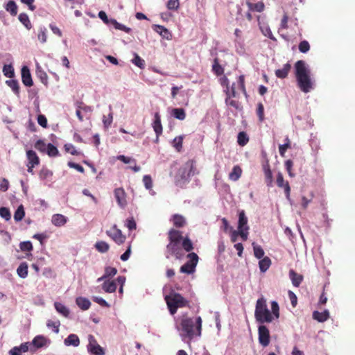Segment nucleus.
<instances>
[{
  "mask_svg": "<svg viewBox=\"0 0 355 355\" xmlns=\"http://www.w3.org/2000/svg\"><path fill=\"white\" fill-rule=\"evenodd\" d=\"M168 243L166 246L165 255L167 259L171 257L176 259H182L186 252H190L193 250V244L188 236L183 237L182 232L175 228H171L168 232Z\"/></svg>",
  "mask_w": 355,
  "mask_h": 355,
  "instance_id": "1",
  "label": "nucleus"
},
{
  "mask_svg": "<svg viewBox=\"0 0 355 355\" xmlns=\"http://www.w3.org/2000/svg\"><path fill=\"white\" fill-rule=\"evenodd\" d=\"M271 312L267 307L266 300L263 297L259 298L256 303L254 317L259 323H270L279 318V306L276 301L271 302Z\"/></svg>",
  "mask_w": 355,
  "mask_h": 355,
  "instance_id": "2",
  "label": "nucleus"
},
{
  "mask_svg": "<svg viewBox=\"0 0 355 355\" xmlns=\"http://www.w3.org/2000/svg\"><path fill=\"white\" fill-rule=\"evenodd\" d=\"M295 71L298 87L304 93L310 92L313 88V82L305 62L297 61L295 64Z\"/></svg>",
  "mask_w": 355,
  "mask_h": 355,
  "instance_id": "3",
  "label": "nucleus"
},
{
  "mask_svg": "<svg viewBox=\"0 0 355 355\" xmlns=\"http://www.w3.org/2000/svg\"><path fill=\"white\" fill-rule=\"evenodd\" d=\"M202 318L198 316L194 322L193 318L184 317L180 322L182 331L184 333L182 337H187L190 340L195 336H200L202 331Z\"/></svg>",
  "mask_w": 355,
  "mask_h": 355,
  "instance_id": "4",
  "label": "nucleus"
},
{
  "mask_svg": "<svg viewBox=\"0 0 355 355\" xmlns=\"http://www.w3.org/2000/svg\"><path fill=\"white\" fill-rule=\"evenodd\" d=\"M198 173L195 161L193 159L188 160L183 166L179 168L175 176V184L182 187L189 182L191 176Z\"/></svg>",
  "mask_w": 355,
  "mask_h": 355,
  "instance_id": "5",
  "label": "nucleus"
},
{
  "mask_svg": "<svg viewBox=\"0 0 355 355\" xmlns=\"http://www.w3.org/2000/svg\"><path fill=\"white\" fill-rule=\"evenodd\" d=\"M171 314L174 315L179 307H185L188 301L180 293H173L165 297Z\"/></svg>",
  "mask_w": 355,
  "mask_h": 355,
  "instance_id": "6",
  "label": "nucleus"
},
{
  "mask_svg": "<svg viewBox=\"0 0 355 355\" xmlns=\"http://www.w3.org/2000/svg\"><path fill=\"white\" fill-rule=\"evenodd\" d=\"M106 234L118 245L123 244L126 239L125 236L122 234L121 230L118 229L116 225L107 230Z\"/></svg>",
  "mask_w": 355,
  "mask_h": 355,
  "instance_id": "7",
  "label": "nucleus"
},
{
  "mask_svg": "<svg viewBox=\"0 0 355 355\" xmlns=\"http://www.w3.org/2000/svg\"><path fill=\"white\" fill-rule=\"evenodd\" d=\"M89 344L87 345V349L93 355H104L105 352L102 347H101L95 339L93 335H89L88 336Z\"/></svg>",
  "mask_w": 355,
  "mask_h": 355,
  "instance_id": "8",
  "label": "nucleus"
},
{
  "mask_svg": "<svg viewBox=\"0 0 355 355\" xmlns=\"http://www.w3.org/2000/svg\"><path fill=\"white\" fill-rule=\"evenodd\" d=\"M259 342L263 347H266L270 343V332L265 325H261L258 329Z\"/></svg>",
  "mask_w": 355,
  "mask_h": 355,
  "instance_id": "9",
  "label": "nucleus"
},
{
  "mask_svg": "<svg viewBox=\"0 0 355 355\" xmlns=\"http://www.w3.org/2000/svg\"><path fill=\"white\" fill-rule=\"evenodd\" d=\"M236 89L233 85L231 87L230 92H228L227 94V98L225 99V102H226L227 105L234 107L236 110H241L242 109L241 103L238 101L231 99L232 97H236Z\"/></svg>",
  "mask_w": 355,
  "mask_h": 355,
  "instance_id": "10",
  "label": "nucleus"
},
{
  "mask_svg": "<svg viewBox=\"0 0 355 355\" xmlns=\"http://www.w3.org/2000/svg\"><path fill=\"white\" fill-rule=\"evenodd\" d=\"M114 193L119 206L121 208H124L127 205V195L124 189L121 187L116 188L114 189Z\"/></svg>",
  "mask_w": 355,
  "mask_h": 355,
  "instance_id": "11",
  "label": "nucleus"
},
{
  "mask_svg": "<svg viewBox=\"0 0 355 355\" xmlns=\"http://www.w3.org/2000/svg\"><path fill=\"white\" fill-rule=\"evenodd\" d=\"M47 343V339L42 335L36 336L31 342V352H35L37 349L43 347Z\"/></svg>",
  "mask_w": 355,
  "mask_h": 355,
  "instance_id": "12",
  "label": "nucleus"
},
{
  "mask_svg": "<svg viewBox=\"0 0 355 355\" xmlns=\"http://www.w3.org/2000/svg\"><path fill=\"white\" fill-rule=\"evenodd\" d=\"M277 184L279 187L284 189L286 196L289 198L291 188L288 182L284 181V176L280 172L277 175Z\"/></svg>",
  "mask_w": 355,
  "mask_h": 355,
  "instance_id": "13",
  "label": "nucleus"
},
{
  "mask_svg": "<svg viewBox=\"0 0 355 355\" xmlns=\"http://www.w3.org/2000/svg\"><path fill=\"white\" fill-rule=\"evenodd\" d=\"M21 80L24 85L27 87H31L33 85L30 70L26 66L21 69Z\"/></svg>",
  "mask_w": 355,
  "mask_h": 355,
  "instance_id": "14",
  "label": "nucleus"
},
{
  "mask_svg": "<svg viewBox=\"0 0 355 355\" xmlns=\"http://www.w3.org/2000/svg\"><path fill=\"white\" fill-rule=\"evenodd\" d=\"M173 222L174 227L176 228H182L187 225V220L185 218L178 214H173L171 218Z\"/></svg>",
  "mask_w": 355,
  "mask_h": 355,
  "instance_id": "15",
  "label": "nucleus"
},
{
  "mask_svg": "<svg viewBox=\"0 0 355 355\" xmlns=\"http://www.w3.org/2000/svg\"><path fill=\"white\" fill-rule=\"evenodd\" d=\"M153 128L156 133L157 137L162 133V125L161 123V117L158 112L155 114V119L153 123Z\"/></svg>",
  "mask_w": 355,
  "mask_h": 355,
  "instance_id": "16",
  "label": "nucleus"
},
{
  "mask_svg": "<svg viewBox=\"0 0 355 355\" xmlns=\"http://www.w3.org/2000/svg\"><path fill=\"white\" fill-rule=\"evenodd\" d=\"M263 169L265 175V182L268 187H272L273 179H272V173L270 168V165L268 163H266L263 166Z\"/></svg>",
  "mask_w": 355,
  "mask_h": 355,
  "instance_id": "17",
  "label": "nucleus"
},
{
  "mask_svg": "<svg viewBox=\"0 0 355 355\" xmlns=\"http://www.w3.org/2000/svg\"><path fill=\"white\" fill-rule=\"evenodd\" d=\"M289 277L294 286L298 287L303 280V276L297 273L294 270L291 269L289 271Z\"/></svg>",
  "mask_w": 355,
  "mask_h": 355,
  "instance_id": "18",
  "label": "nucleus"
},
{
  "mask_svg": "<svg viewBox=\"0 0 355 355\" xmlns=\"http://www.w3.org/2000/svg\"><path fill=\"white\" fill-rule=\"evenodd\" d=\"M246 5L250 10L252 12H261L265 9V5L263 1H259L257 3H252L250 1H246Z\"/></svg>",
  "mask_w": 355,
  "mask_h": 355,
  "instance_id": "19",
  "label": "nucleus"
},
{
  "mask_svg": "<svg viewBox=\"0 0 355 355\" xmlns=\"http://www.w3.org/2000/svg\"><path fill=\"white\" fill-rule=\"evenodd\" d=\"M51 222L54 225L61 227L66 224L67 218L64 215L56 214L53 215Z\"/></svg>",
  "mask_w": 355,
  "mask_h": 355,
  "instance_id": "20",
  "label": "nucleus"
},
{
  "mask_svg": "<svg viewBox=\"0 0 355 355\" xmlns=\"http://www.w3.org/2000/svg\"><path fill=\"white\" fill-rule=\"evenodd\" d=\"M291 69V65L289 63H286L282 69H279L275 71V75L277 78L284 79L288 76Z\"/></svg>",
  "mask_w": 355,
  "mask_h": 355,
  "instance_id": "21",
  "label": "nucleus"
},
{
  "mask_svg": "<svg viewBox=\"0 0 355 355\" xmlns=\"http://www.w3.org/2000/svg\"><path fill=\"white\" fill-rule=\"evenodd\" d=\"M329 318V313L327 310H324L323 312L315 311L313 313V318L320 322H323L327 320Z\"/></svg>",
  "mask_w": 355,
  "mask_h": 355,
  "instance_id": "22",
  "label": "nucleus"
},
{
  "mask_svg": "<svg viewBox=\"0 0 355 355\" xmlns=\"http://www.w3.org/2000/svg\"><path fill=\"white\" fill-rule=\"evenodd\" d=\"M26 156H27L28 164H33L35 166H37L40 164L39 157L37 155V154L35 151H33L32 150H27Z\"/></svg>",
  "mask_w": 355,
  "mask_h": 355,
  "instance_id": "23",
  "label": "nucleus"
},
{
  "mask_svg": "<svg viewBox=\"0 0 355 355\" xmlns=\"http://www.w3.org/2000/svg\"><path fill=\"white\" fill-rule=\"evenodd\" d=\"M76 302L78 307L83 311L89 309L91 306L90 301L88 299L83 297H77Z\"/></svg>",
  "mask_w": 355,
  "mask_h": 355,
  "instance_id": "24",
  "label": "nucleus"
},
{
  "mask_svg": "<svg viewBox=\"0 0 355 355\" xmlns=\"http://www.w3.org/2000/svg\"><path fill=\"white\" fill-rule=\"evenodd\" d=\"M103 291L106 293H114L116 291L117 285L115 281H105L102 285Z\"/></svg>",
  "mask_w": 355,
  "mask_h": 355,
  "instance_id": "25",
  "label": "nucleus"
},
{
  "mask_svg": "<svg viewBox=\"0 0 355 355\" xmlns=\"http://www.w3.org/2000/svg\"><path fill=\"white\" fill-rule=\"evenodd\" d=\"M55 310L65 318H68L70 313L69 309L63 304L56 302L54 303Z\"/></svg>",
  "mask_w": 355,
  "mask_h": 355,
  "instance_id": "26",
  "label": "nucleus"
},
{
  "mask_svg": "<svg viewBox=\"0 0 355 355\" xmlns=\"http://www.w3.org/2000/svg\"><path fill=\"white\" fill-rule=\"evenodd\" d=\"M64 344L67 346H74L77 347L80 345V340L77 335L71 334L67 336V338L64 340Z\"/></svg>",
  "mask_w": 355,
  "mask_h": 355,
  "instance_id": "27",
  "label": "nucleus"
},
{
  "mask_svg": "<svg viewBox=\"0 0 355 355\" xmlns=\"http://www.w3.org/2000/svg\"><path fill=\"white\" fill-rule=\"evenodd\" d=\"M154 30L165 39L170 40L171 37V33L163 26L155 25Z\"/></svg>",
  "mask_w": 355,
  "mask_h": 355,
  "instance_id": "28",
  "label": "nucleus"
},
{
  "mask_svg": "<svg viewBox=\"0 0 355 355\" xmlns=\"http://www.w3.org/2000/svg\"><path fill=\"white\" fill-rule=\"evenodd\" d=\"M212 71L217 76H221L224 73V69L220 64L218 58H214V60L213 64H212Z\"/></svg>",
  "mask_w": 355,
  "mask_h": 355,
  "instance_id": "29",
  "label": "nucleus"
},
{
  "mask_svg": "<svg viewBox=\"0 0 355 355\" xmlns=\"http://www.w3.org/2000/svg\"><path fill=\"white\" fill-rule=\"evenodd\" d=\"M241 168L239 166L236 165L233 167L232 172L229 175V178L231 180L237 181L241 176Z\"/></svg>",
  "mask_w": 355,
  "mask_h": 355,
  "instance_id": "30",
  "label": "nucleus"
},
{
  "mask_svg": "<svg viewBox=\"0 0 355 355\" xmlns=\"http://www.w3.org/2000/svg\"><path fill=\"white\" fill-rule=\"evenodd\" d=\"M271 265V260L268 257H265L259 262V266L261 272H266Z\"/></svg>",
  "mask_w": 355,
  "mask_h": 355,
  "instance_id": "31",
  "label": "nucleus"
},
{
  "mask_svg": "<svg viewBox=\"0 0 355 355\" xmlns=\"http://www.w3.org/2000/svg\"><path fill=\"white\" fill-rule=\"evenodd\" d=\"M187 258L189 259L186 263H188L189 266H193V267L196 268V266L198 263L199 257L198 254L195 252H190L187 255Z\"/></svg>",
  "mask_w": 355,
  "mask_h": 355,
  "instance_id": "32",
  "label": "nucleus"
},
{
  "mask_svg": "<svg viewBox=\"0 0 355 355\" xmlns=\"http://www.w3.org/2000/svg\"><path fill=\"white\" fill-rule=\"evenodd\" d=\"M248 223V218L245 216V211L243 210L241 211L239 214V223H238V230L245 229Z\"/></svg>",
  "mask_w": 355,
  "mask_h": 355,
  "instance_id": "33",
  "label": "nucleus"
},
{
  "mask_svg": "<svg viewBox=\"0 0 355 355\" xmlns=\"http://www.w3.org/2000/svg\"><path fill=\"white\" fill-rule=\"evenodd\" d=\"M18 19L19 21L28 29L30 30L32 28L31 22L29 17L26 13L19 14Z\"/></svg>",
  "mask_w": 355,
  "mask_h": 355,
  "instance_id": "34",
  "label": "nucleus"
},
{
  "mask_svg": "<svg viewBox=\"0 0 355 355\" xmlns=\"http://www.w3.org/2000/svg\"><path fill=\"white\" fill-rule=\"evenodd\" d=\"M112 121H113V112H112V107L110 106V113L108 114L107 116L104 115L103 116V123L104 128L105 129H107L111 125Z\"/></svg>",
  "mask_w": 355,
  "mask_h": 355,
  "instance_id": "35",
  "label": "nucleus"
},
{
  "mask_svg": "<svg viewBox=\"0 0 355 355\" xmlns=\"http://www.w3.org/2000/svg\"><path fill=\"white\" fill-rule=\"evenodd\" d=\"M95 248L99 252L105 253L109 250L110 245L105 241H100L96 243Z\"/></svg>",
  "mask_w": 355,
  "mask_h": 355,
  "instance_id": "36",
  "label": "nucleus"
},
{
  "mask_svg": "<svg viewBox=\"0 0 355 355\" xmlns=\"http://www.w3.org/2000/svg\"><path fill=\"white\" fill-rule=\"evenodd\" d=\"M172 115L177 119L184 120L186 118V113L182 108H174L172 110Z\"/></svg>",
  "mask_w": 355,
  "mask_h": 355,
  "instance_id": "37",
  "label": "nucleus"
},
{
  "mask_svg": "<svg viewBox=\"0 0 355 355\" xmlns=\"http://www.w3.org/2000/svg\"><path fill=\"white\" fill-rule=\"evenodd\" d=\"M17 275L21 277L25 278L28 275V265L26 263H21L17 269Z\"/></svg>",
  "mask_w": 355,
  "mask_h": 355,
  "instance_id": "38",
  "label": "nucleus"
},
{
  "mask_svg": "<svg viewBox=\"0 0 355 355\" xmlns=\"http://www.w3.org/2000/svg\"><path fill=\"white\" fill-rule=\"evenodd\" d=\"M184 137V136L180 135L175 137L174 139L173 140L172 145L177 150L178 152H180L182 148Z\"/></svg>",
  "mask_w": 355,
  "mask_h": 355,
  "instance_id": "39",
  "label": "nucleus"
},
{
  "mask_svg": "<svg viewBox=\"0 0 355 355\" xmlns=\"http://www.w3.org/2000/svg\"><path fill=\"white\" fill-rule=\"evenodd\" d=\"M6 10L12 16L17 14V6L13 1H10L6 6Z\"/></svg>",
  "mask_w": 355,
  "mask_h": 355,
  "instance_id": "40",
  "label": "nucleus"
},
{
  "mask_svg": "<svg viewBox=\"0 0 355 355\" xmlns=\"http://www.w3.org/2000/svg\"><path fill=\"white\" fill-rule=\"evenodd\" d=\"M110 24H112L116 29L123 31L127 33H129L131 31V28L126 27L125 26L119 23L116 19H111Z\"/></svg>",
  "mask_w": 355,
  "mask_h": 355,
  "instance_id": "41",
  "label": "nucleus"
},
{
  "mask_svg": "<svg viewBox=\"0 0 355 355\" xmlns=\"http://www.w3.org/2000/svg\"><path fill=\"white\" fill-rule=\"evenodd\" d=\"M6 84L11 88L13 92L19 96V85L17 80H10L6 81Z\"/></svg>",
  "mask_w": 355,
  "mask_h": 355,
  "instance_id": "42",
  "label": "nucleus"
},
{
  "mask_svg": "<svg viewBox=\"0 0 355 355\" xmlns=\"http://www.w3.org/2000/svg\"><path fill=\"white\" fill-rule=\"evenodd\" d=\"M248 141L249 137H248L247 134L245 132H240L238 134L237 142L240 146H244L245 145L247 144Z\"/></svg>",
  "mask_w": 355,
  "mask_h": 355,
  "instance_id": "43",
  "label": "nucleus"
},
{
  "mask_svg": "<svg viewBox=\"0 0 355 355\" xmlns=\"http://www.w3.org/2000/svg\"><path fill=\"white\" fill-rule=\"evenodd\" d=\"M25 211L22 205L18 207L14 214V219L15 221H21L24 217Z\"/></svg>",
  "mask_w": 355,
  "mask_h": 355,
  "instance_id": "44",
  "label": "nucleus"
},
{
  "mask_svg": "<svg viewBox=\"0 0 355 355\" xmlns=\"http://www.w3.org/2000/svg\"><path fill=\"white\" fill-rule=\"evenodd\" d=\"M286 143L279 146V153L282 157H284L286 150L291 148V141L287 137L285 139Z\"/></svg>",
  "mask_w": 355,
  "mask_h": 355,
  "instance_id": "45",
  "label": "nucleus"
},
{
  "mask_svg": "<svg viewBox=\"0 0 355 355\" xmlns=\"http://www.w3.org/2000/svg\"><path fill=\"white\" fill-rule=\"evenodd\" d=\"M46 153H47L49 157H56L60 155L58 148L52 144H47Z\"/></svg>",
  "mask_w": 355,
  "mask_h": 355,
  "instance_id": "46",
  "label": "nucleus"
},
{
  "mask_svg": "<svg viewBox=\"0 0 355 355\" xmlns=\"http://www.w3.org/2000/svg\"><path fill=\"white\" fill-rule=\"evenodd\" d=\"M3 73L8 78H12L15 75L14 69L11 64H5L3 68Z\"/></svg>",
  "mask_w": 355,
  "mask_h": 355,
  "instance_id": "47",
  "label": "nucleus"
},
{
  "mask_svg": "<svg viewBox=\"0 0 355 355\" xmlns=\"http://www.w3.org/2000/svg\"><path fill=\"white\" fill-rule=\"evenodd\" d=\"M134 55L135 57L132 60V63L140 69H144L145 67V61L137 53H134Z\"/></svg>",
  "mask_w": 355,
  "mask_h": 355,
  "instance_id": "48",
  "label": "nucleus"
},
{
  "mask_svg": "<svg viewBox=\"0 0 355 355\" xmlns=\"http://www.w3.org/2000/svg\"><path fill=\"white\" fill-rule=\"evenodd\" d=\"M46 326L49 328L53 329V331L55 334H58L59 332V327L60 326V322L59 320L53 321L49 320L46 322Z\"/></svg>",
  "mask_w": 355,
  "mask_h": 355,
  "instance_id": "49",
  "label": "nucleus"
},
{
  "mask_svg": "<svg viewBox=\"0 0 355 355\" xmlns=\"http://www.w3.org/2000/svg\"><path fill=\"white\" fill-rule=\"evenodd\" d=\"M196 268L193 267V266H189L188 263H184L182 265L180 268V271L182 273H186L188 275L192 274L195 272Z\"/></svg>",
  "mask_w": 355,
  "mask_h": 355,
  "instance_id": "50",
  "label": "nucleus"
},
{
  "mask_svg": "<svg viewBox=\"0 0 355 355\" xmlns=\"http://www.w3.org/2000/svg\"><path fill=\"white\" fill-rule=\"evenodd\" d=\"M253 245L254 254L257 259H261L264 255V251L260 245H256L254 243Z\"/></svg>",
  "mask_w": 355,
  "mask_h": 355,
  "instance_id": "51",
  "label": "nucleus"
},
{
  "mask_svg": "<svg viewBox=\"0 0 355 355\" xmlns=\"http://www.w3.org/2000/svg\"><path fill=\"white\" fill-rule=\"evenodd\" d=\"M35 148L41 153H46L47 149V145L44 141L39 139L35 144Z\"/></svg>",
  "mask_w": 355,
  "mask_h": 355,
  "instance_id": "52",
  "label": "nucleus"
},
{
  "mask_svg": "<svg viewBox=\"0 0 355 355\" xmlns=\"http://www.w3.org/2000/svg\"><path fill=\"white\" fill-rule=\"evenodd\" d=\"M298 48L301 53H306L310 50V44L306 40H303L300 42Z\"/></svg>",
  "mask_w": 355,
  "mask_h": 355,
  "instance_id": "53",
  "label": "nucleus"
},
{
  "mask_svg": "<svg viewBox=\"0 0 355 355\" xmlns=\"http://www.w3.org/2000/svg\"><path fill=\"white\" fill-rule=\"evenodd\" d=\"M117 272L116 268L107 266L105 268L104 277L108 278L114 276Z\"/></svg>",
  "mask_w": 355,
  "mask_h": 355,
  "instance_id": "54",
  "label": "nucleus"
},
{
  "mask_svg": "<svg viewBox=\"0 0 355 355\" xmlns=\"http://www.w3.org/2000/svg\"><path fill=\"white\" fill-rule=\"evenodd\" d=\"M257 114L261 122L264 120V107L261 103H259L257 105Z\"/></svg>",
  "mask_w": 355,
  "mask_h": 355,
  "instance_id": "55",
  "label": "nucleus"
},
{
  "mask_svg": "<svg viewBox=\"0 0 355 355\" xmlns=\"http://www.w3.org/2000/svg\"><path fill=\"white\" fill-rule=\"evenodd\" d=\"M0 216L6 220H9L11 218L10 210L4 207L0 208Z\"/></svg>",
  "mask_w": 355,
  "mask_h": 355,
  "instance_id": "56",
  "label": "nucleus"
},
{
  "mask_svg": "<svg viewBox=\"0 0 355 355\" xmlns=\"http://www.w3.org/2000/svg\"><path fill=\"white\" fill-rule=\"evenodd\" d=\"M166 6L168 10H176L180 6V1L179 0H168Z\"/></svg>",
  "mask_w": 355,
  "mask_h": 355,
  "instance_id": "57",
  "label": "nucleus"
},
{
  "mask_svg": "<svg viewBox=\"0 0 355 355\" xmlns=\"http://www.w3.org/2000/svg\"><path fill=\"white\" fill-rule=\"evenodd\" d=\"M52 175V172L47 168H42L39 173L40 178L42 180L49 179Z\"/></svg>",
  "mask_w": 355,
  "mask_h": 355,
  "instance_id": "58",
  "label": "nucleus"
},
{
  "mask_svg": "<svg viewBox=\"0 0 355 355\" xmlns=\"http://www.w3.org/2000/svg\"><path fill=\"white\" fill-rule=\"evenodd\" d=\"M20 249L23 252H29L33 250V245L31 241H24L20 243Z\"/></svg>",
  "mask_w": 355,
  "mask_h": 355,
  "instance_id": "59",
  "label": "nucleus"
},
{
  "mask_svg": "<svg viewBox=\"0 0 355 355\" xmlns=\"http://www.w3.org/2000/svg\"><path fill=\"white\" fill-rule=\"evenodd\" d=\"M293 162L291 159H288L285 162V167L290 177L293 178L295 174L293 173Z\"/></svg>",
  "mask_w": 355,
  "mask_h": 355,
  "instance_id": "60",
  "label": "nucleus"
},
{
  "mask_svg": "<svg viewBox=\"0 0 355 355\" xmlns=\"http://www.w3.org/2000/svg\"><path fill=\"white\" fill-rule=\"evenodd\" d=\"M260 29L265 36L269 37L271 40H275L270 28L268 26L265 27L260 26Z\"/></svg>",
  "mask_w": 355,
  "mask_h": 355,
  "instance_id": "61",
  "label": "nucleus"
},
{
  "mask_svg": "<svg viewBox=\"0 0 355 355\" xmlns=\"http://www.w3.org/2000/svg\"><path fill=\"white\" fill-rule=\"evenodd\" d=\"M38 40L44 43L46 42L47 40V35H46V29L45 28H40L38 35H37Z\"/></svg>",
  "mask_w": 355,
  "mask_h": 355,
  "instance_id": "62",
  "label": "nucleus"
},
{
  "mask_svg": "<svg viewBox=\"0 0 355 355\" xmlns=\"http://www.w3.org/2000/svg\"><path fill=\"white\" fill-rule=\"evenodd\" d=\"M18 349H19V352H21L22 353L27 352L28 351L31 352V347H32L30 342H26L24 343H21L19 346H17Z\"/></svg>",
  "mask_w": 355,
  "mask_h": 355,
  "instance_id": "63",
  "label": "nucleus"
},
{
  "mask_svg": "<svg viewBox=\"0 0 355 355\" xmlns=\"http://www.w3.org/2000/svg\"><path fill=\"white\" fill-rule=\"evenodd\" d=\"M143 182L147 189H150L153 187V181L150 175H144L143 178Z\"/></svg>",
  "mask_w": 355,
  "mask_h": 355,
  "instance_id": "64",
  "label": "nucleus"
}]
</instances>
